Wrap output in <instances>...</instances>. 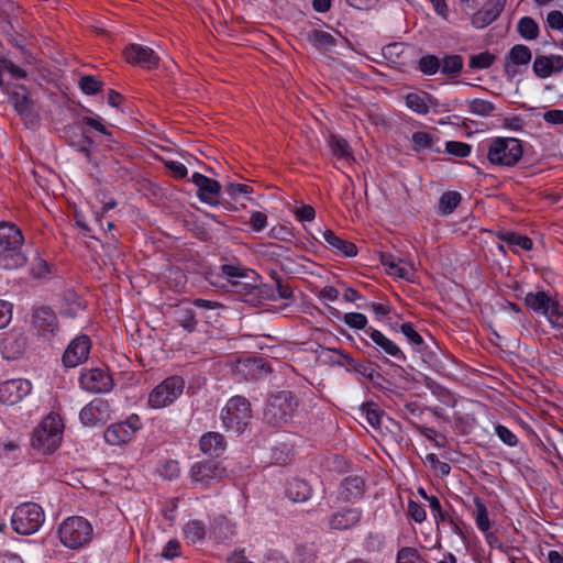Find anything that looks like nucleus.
I'll return each mask as SVG.
<instances>
[{
	"instance_id": "nucleus-1",
	"label": "nucleus",
	"mask_w": 563,
	"mask_h": 563,
	"mask_svg": "<svg viewBox=\"0 0 563 563\" xmlns=\"http://www.w3.org/2000/svg\"><path fill=\"white\" fill-rule=\"evenodd\" d=\"M63 422L58 416L48 415L34 429L31 445L43 454L53 453L60 444Z\"/></svg>"
},
{
	"instance_id": "nucleus-2",
	"label": "nucleus",
	"mask_w": 563,
	"mask_h": 563,
	"mask_svg": "<svg viewBox=\"0 0 563 563\" xmlns=\"http://www.w3.org/2000/svg\"><path fill=\"white\" fill-rule=\"evenodd\" d=\"M58 537L66 548L76 550L91 540L92 526L84 517H68L59 525Z\"/></svg>"
},
{
	"instance_id": "nucleus-3",
	"label": "nucleus",
	"mask_w": 563,
	"mask_h": 563,
	"mask_svg": "<svg viewBox=\"0 0 563 563\" xmlns=\"http://www.w3.org/2000/svg\"><path fill=\"white\" fill-rule=\"evenodd\" d=\"M297 406L298 401L294 394L282 390L268 398L264 410V420L271 426L287 423L292 418Z\"/></svg>"
},
{
	"instance_id": "nucleus-4",
	"label": "nucleus",
	"mask_w": 563,
	"mask_h": 563,
	"mask_svg": "<svg viewBox=\"0 0 563 563\" xmlns=\"http://www.w3.org/2000/svg\"><path fill=\"white\" fill-rule=\"evenodd\" d=\"M521 142L515 137H495L490 141L487 158L490 164L498 166H515L522 157Z\"/></svg>"
},
{
	"instance_id": "nucleus-5",
	"label": "nucleus",
	"mask_w": 563,
	"mask_h": 563,
	"mask_svg": "<svg viewBox=\"0 0 563 563\" xmlns=\"http://www.w3.org/2000/svg\"><path fill=\"white\" fill-rule=\"evenodd\" d=\"M45 519L42 507L35 503H24L15 508L11 517L12 529L23 536L35 533Z\"/></svg>"
},
{
	"instance_id": "nucleus-6",
	"label": "nucleus",
	"mask_w": 563,
	"mask_h": 563,
	"mask_svg": "<svg viewBox=\"0 0 563 563\" xmlns=\"http://www.w3.org/2000/svg\"><path fill=\"white\" fill-rule=\"evenodd\" d=\"M252 416L250 401L242 396L232 397L221 410V419L225 430L242 433Z\"/></svg>"
},
{
	"instance_id": "nucleus-7",
	"label": "nucleus",
	"mask_w": 563,
	"mask_h": 563,
	"mask_svg": "<svg viewBox=\"0 0 563 563\" xmlns=\"http://www.w3.org/2000/svg\"><path fill=\"white\" fill-rule=\"evenodd\" d=\"M185 380L174 375L165 378L155 386L148 395V406L154 409H162L172 405L184 393Z\"/></svg>"
},
{
	"instance_id": "nucleus-8",
	"label": "nucleus",
	"mask_w": 563,
	"mask_h": 563,
	"mask_svg": "<svg viewBox=\"0 0 563 563\" xmlns=\"http://www.w3.org/2000/svg\"><path fill=\"white\" fill-rule=\"evenodd\" d=\"M191 181L197 187V197L201 202L210 206H222L228 211L235 210V207L221 199V185L218 180L209 178L200 173H194Z\"/></svg>"
},
{
	"instance_id": "nucleus-9",
	"label": "nucleus",
	"mask_w": 563,
	"mask_h": 563,
	"mask_svg": "<svg viewBox=\"0 0 563 563\" xmlns=\"http://www.w3.org/2000/svg\"><path fill=\"white\" fill-rule=\"evenodd\" d=\"M141 427L142 422L139 416L132 415L125 421L109 426L104 431V440L111 445L126 444Z\"/></svg>"
},
{
	"instance_id": "nucleus-10",
	"label": "nucleus",
	"mask_w": 563,
	"mask_h": 563,
	"mask_svg": "<svg viewBox=\"0 0 563 563\" xmlns=\"http://www.w3.org/2000/svg\"><path fill=\"white\" fill-rule=\"evenodd\" d=\"M225 476V470L214 460H205L195 463L190 468V477L203 487L213 482H220Z\"/></svg>"
},
{
	"instance_id": "nucleus-11",
	"label": "nucleus",
	"mask_w": 563,
	"mask_h": 563,
	"mask_svg": "<svg viewBox=\"0 0 563 563\" xmlns=\"http://www.w3.org/2000/svg\"><path fill=\"white\" fill-rule=\"evenodd\" d=\"M79 382L85 390L93 394L109 393L114 385L111 375L98 367L82 372Z\"/></svg>"
},
{
	"instance_id": "nucleus-12",
	"label": "nucleus",
	"mask_w": 563,
	"mask_h": 563,
	"mask_svg": "<svg viewBox=\"0 0 563 563\" xmlns=\"http://www.w3.org/2000/svg\"><path fill=\"white\" fill-rule=\"evenodd\" d=\"M32 390V384L27 379H8L0 384V402L14 405L21 401Z\"/></svg>"
},
{
	"instance_id": "nucleus-13",
	"label": "nucleus",
	"mask_w": 563,
	"mask_h": 563,
	"mask_svg": "<svg viewBox=\"0 0 563 563\" xmlns=\"http://www.w3.org/2000/svg\"><path fill=\"white\" fill-rule=\"evenodd\" d=\"M91 349L90 338L86 334L75 338L67 346L63 355V363L66 367H76L84 363Z\"/></svg>"
},
{
	"instance_id": "nucleus-14",
	"label": "nucleus",
	"mask_w": 563,
	"mask_h": 563,
	"mask_svg": "<svg viewBox=\"0 0 563 563\" xmlns=\"http://www.w3.org/2000/svg\"><path fill=\"white\" fill-rule=\"evenodd\" d=\"M123 54L128 63L146 69L156 68L159 63L157 54L151 47L141 44H130Z\"/></svg>"
},
{
	"instance_id": "nucleus-15",
	"label": "nucleus",
	"mask_w": 563,
	"mask_h": 563,
	"mask_svg": "<svg viewBox=\"0 0 563 563\" xmlns=\"http://www.w3.org/2000/svg\"><path fill=\"white\" fill-rule=\"evenodd\" d=\"M363 511L358 507H343L328 517V526L333 530H347L357 526Z\"/></svg>"
},
{
	"instance_id": "nucleus-16",
	"label": "nucleus",
	"mask_w": 563,
	"mask_h": 563,
	"mask_svg": "<svg viewBox=\"0 0 563 563\" xmlns=\"http://www.w3.org/2000/svg\"><path fill=\"white\" fill-rule=\"evenodd\" d=\"M32 325L44 338L52 335L58 329V320L55 312L46 306L36 307L32 313Z\"/></svg>"
},
{
	"instance_id": "nucleus-17",
	"label": "nucleus",
	"mask_w": 563,
	"mask_h": 563,
	"mask_svg": "<svg viewBox=\"0 0 563 563\" xmlns=\"http://www.w3.org/2000/svg\"><path fill=\"white\" fill-rule=\"evenodd\" d=\"M27 346V336L21 331L5 334L1 342V354L5 360H18Z\"/></svg>"
},
{
	"instance_id": "nucleus-18",
	"label": "nucleus",
	"mask_w": 563,
	"mask_h": 563,
	"mask_svg": "<svg viewBox=\"0 0 563 563\" xmlns=\"http://www.w3.org/2000/svg\"><path fill=\"white\" fill-rule=\"evenodd\" d=\"M365 333L375 343L379 352H384L386 355L395 358L398 362H406L407 357L400 347L394 341L384 335L379 330L371 327L365 330Z\"/></svg>"
},
{
	"instance_id": "nucleus-19",
	"label": "nucleus",
	"mask_w": 563,
	"mask_h": 563,
	"mask_svg": "<svg viewBox=\"0 0 563 563\" xmlns=\"http://www.w3.org/2000/svg\"><path fill=\"white\" fill-rule=\"evenodd\" d=\"M531 58L532 53L527 45H514L505 57V73L508 77H514L517 74V69L514 67L527 66Z\"/></svg>"
},
{
	"instance_id": "nucleus-20",
	"label": "nucleus",
	"mask_w": 563,
	"mask_h": 563,
	"mask_svg": "<svg viewBox=\"0 0 563 563\" xmlns=\"http://www.w3.org/2000/svg\"><path fill=\"white\" fill-rule=\"evenodd\" d=\"M365 479L360 475L345 477L339 488V496L345 503L360 500L365 493Z\"/></svg>"
},
{
	"instance_id": "nucleus-21",
	"label": "nucleus",
	"mask_w": 563,
	"mask_h": 563,
	"mask_svg": "<svg viewBox=\"0 0 563 563\" xmlns=\"http://www.w3.org/2000/svg\"><path fill=\"white\" fill-rule=\"evenodd\" d=\"M342 357L341 364L345 366L347 372L357 373L368 379L373 385L380 387L382 382L385 380L384 376L376 372L373 367L366 366L363 363L354 360L347 353L340 351Z\"/></svg>"
},
{
	"instance_id": "nucleus-22",
	"label": "nucleus",
	"mask_w": 563,
	"mask_h": 563,
	"mask_svg": "<svg viewBox=\"0 0 563 563\" xmlns=\"http://www.w3.org/2000/svg\"><path fill=\"white\" fill-rule=\"evenodd\" d=\"M258 279H236L231 280L230 290L242 296L256 295L261 297L275 299L273 289L267 285H257Z\"/></svg>"
},
{
	"instance_id": "nucleus-23",
	"label": "nucleus",
	"mask_w": 563,
	"mask_h": 563,
	"mask_svg": "<svg viewBox=\"0 0 563 563\" xmlns=\"http://www.w3.org/2000/svg\"><path fill=\"white\" fill-rule=\"evenodd\" d=\"M108 401L101 398H96L80 410L79 418L84 424L93 426L104 420L108 415Z\"/></svg>"
},
{
	"instance_id": "nucleus-24",
	"label": "nucleus",
	"mask_w": 563,
	"mask_h": 563,
	"mask_svg": "<svg viewBox=\"0 0 563 563\" xmlns=\"http://www.w3.org/2000/svg\"><path fill=\"white\" fill-rule=\"evenodd\" d=\"M506 0H495L493 4L486 5L475 12L472 16V24L476 29H484L493 23L503 12Z\"/></svg>"
},
{
	"instance_id": "nucleus-25",
	"label": "nucleus",
	"mask_w": 563,
	"mask_h": 563,
	"mask_svg": "<svg viewBox=\"0 0 563 563\" xmlns=\"http://www.w3.org/2000/svg\"><path fill=\"white\" fill-rule=\"evenodd\" d=\"M26 254L22 246L0 247V268L5 271L18 269L26 264Z\"/></svg>"
},
{
	"instance_id": "nucleus-26",
	"label": "nucleus",
	"mask_w": 563,
	"mask_h": 563,
	"mask_svg": "<svg viewBox=\"0 0 563 563\" xmlns=\"http://www.w3.org/2000/svg\"><path fill=\"white\" fill-rule=\"evenodd\" d=\"M319 233L321 234L328 246L332 249L335 253L346 257H353L357 254V247L354 243L339 238L332 230H319Z\"/></svg>"
},
{
	"instance_id": "nucleus-27",
	"label": "nucleus",
	"mask_w": 563,
	"mask_h": 563,
	"mask_svg": "<svg viewBox=\"0 0 563 563\" xmlns=\"http://www.w3.org/2000/svg\"><path fill=\"white\" fill-rule=\"evenodd\" d=\"M22 231L12 222H0V247L23 246Z\"/></svg>"
},
{
	"instance_id": "nucleus-28",
	"label": "nucleus",
	"mask_w": 563,
	"mask_h": 563,
	"mask_svg": "<svg viewBox=\"0 0 563 563\" xmlns=\"http://www.w3.org/2000/svg\"><path fill=\"white\" fill-rule=\"evenodd\" d=\"M310 485L300 478H292L287 483L286 496L294 503H303L311 497Z\"/></svg>"
},
{
	"instance_id": "nucleus-29",
	"label": "nucleus",
	"mask_w": 563,
	"mask_h": 563,
	"mask_svg": "<svg viewBox=\"0 0 563 563\" xmlns=\"http://www.w3.org/2000/svg\"><path fill=\"white\" fill-rule=\"evenodd\" d=\"M9 101L21 117L29 119L31 123L37 122L38 118L32 111V101L26 93L12 92L9 97Z\"/></svg>"
},
{
	"instance_id": "nucleus-30",
	"label": "nucleus",
	"mask_w": 563,
	"mask_h": 563,
	"mask_svg": "<svg viewBox=\"0 0 563 563\" xmlns=\"http://www.w3.org/2000/svg\"><path fill=\"white\" fill-rule=\"evenodd\" d=\"M202 452L209 455H219L225 449L224 437L218 432H208L199 441Z\"/></svg>"
},
{
	"instance_id": "nucleus-31",
	"label": "nucleus",
	"mask_w": 563,
	"mask_h": 563,
	"mask_svg": "<svg viewBox=\"0 0 563 563\" xmlns=\"http://www.w3.org/2000/svg\"><path fill=\"white\" fill-rule=\"evenodd\" d=\"M525 303L531 310L541 312L547 316L552 307V303H554V300H552L547 292L538 291L528 292L525 298Z\"/></svg>"
},
{
	"instance_id": "nucleus-32",
	"label": "nucleus",
	"mask_w": 563,
	"mask_h": 563,
	"mask_svg": "<svg viewBox=\"0 0 563 563\" xmlns=\"http://www.w3.org/2000/svg\"><path fill=\"white\" fill-rule=\"evenodd\" d=\"M380 262L388 268V273L404 279H410L413 274L411 266H401V261L388 253H382Z\"/></svg>"
},
{
	"instance_id": "nucleus-33",
	"label": "nucleus",
	"mask_w": 563,
	"mask_h": 563,
	"mask_svg": "<svg viewBox=\"0 0 563 563\" xmlns=\"http://www.w3.org/2000/svg\"><path fill=\"white\" fill-rule=\"evenodd\" d=\"M307 41L319 51H329L336 45V38L332 34L317 29L307 33Z\"/></svg>"
},
{
	"instance_id": "nucleus-34",
	"label": "nucleus",
	"mask_w": 563,
	"mask_h": 563,
	"mask_svg": "<svg viewBox=\"0 0 563 563\" xmlns=\"http://www.w3.org/2000/svg\"><path fill=\"white\" fill-rule=\"evenodd\" d=\"M427 100L432 104L437 106V100L430 95H420L416 92H410L406 96V106L413 112L418 114H427L429 112V106Z\"/></svg>"
},
{
	"instance_id": "nucleus-35",
	"label": "nucleus",
	"mask_w": 563,
	"mask_h": 563,
	"mask_svg": "<svg viewBox=\"0 0 563 563\" xmlns=\"http://www.w3.org/2000/svg\"><path fill=\"white\" fill-rule=\"evenodd\" d=\"M222 275L227 277L228 283L236 279H258L260 276L252 269L244 268L241 265L224 264L221 266Z\"/></svg>"
},
{
	"instance_id": "nucleus-36",
	"label": "nucleus",
	"mask_w": 563,
	"mask_h": 563,
	"mask_svg": "<svg viewBox=\"0 0 563 563\" xmlns=\"http://www.w3.org/2000/svg\"><path fill=\"white\" fill-rule=\"evenodd\" d=\"M441 62L440 70L448 77H456L463 69V57L457 54L444 55Z\"/></svg>"
},
{
	"instance_id": "nucleus-37",
	"label": "nucleus",
	"mask_w": 563,
	"mask_h": 563,
	"mask_svg": "<svg viewBox=\"0 0 563 563\" xmlns=\"http://www.w3.org/2000/svg\"><path fill=\"white\" fill-rule=\"evenodd\" d=\"M462 196L457 191H445L441 195L438 202V214L449 216L461 203Z\"/></svg>"
},
{
	"instance_id": "nucleus-38",
	"label": "nucleus",
	"mask_w": 563,
	"mask_h": 563,
	"mask_svg": "<svg viewBox=\"0 0 563 563\" xmlns=\"http://www.w3.org/2000/svg\"><path fill=\"white\" fill-rule=\"evenodd\" d=\"M361 415L365 417L366 421L375 429H379L382 420L385 417L384 410L375 402H364L360 406Z\"/></svg>"
},
{
	"instance_id": "nucleus-39",
	"label": "nucleus",
	"mask_w": 563,
	"mask_h": 563,
	"mask_svg": "<svg viewBox=\"0 0 563 563\" xmlns=\"http://www.w3.org/2000/svg\"><path fill=\"white\" fill-rule=\"evenodd\" d=\"M517 31L520 36L527 41H533L539 36V25L530 16H522L517 24Z\"/></svg>"
},
{
	"instance_id": "nucleus-40",
	"label": "nucleus",
	"mask_w": 563,
	"mask_h": 563,
	"mask_svg": "<svg viewBox=\"0 0 563 563\" xmlns=\"http://www.w3.org/2000/svg\"><path fill=\"white\" fill-rule=\"evenodd\" d=\"M497 236L507 244L517 245L521 250L530 251L532 249V240L526 235H520L510 231H499Z\"/></svg>"
},
{
	"instance_id": "nucleus-41",
	"label": "nucleus",
	"mask_w": 563,
	"mask_h": 563,
	"mask_svg": "<svg viewBox=\"0 0 563 563\" xmlns=\"http://www.w3.org/2000/svg\"><path fill=\"white\" fill-rule=\"evenodd\" d=\"M329 146L333 156L341 159H349L352 157L351 147L346 140L338 135L329 137Z\"/></svg>"
},
{
	"instance_id": "nucleus-42",
	"label": "nucleus",
	"mask_w": 563,
	"mask_h": 563,
	"mask_svg": "<svg viewBox=\"0 0 563 563\" xmlns=\"http://www.w3.org/2000/svg\"><path fill=\"white\" fill-rule=\"evenodd\" d=\"M206 526L202 521L191 520L184 528V534L188 542L196 543L206 536Z\"/></svg>"
},
{
	"instance_id": "nucleus-43",
	"label": "nucleus",
	"mask_w": 563,
	"mask_h": 563,
	"mask_svg": "<svg viewBox=\"0 0 563 563\" xmlns=\"http://www.w3.org/2000/svg\"><path fill=\"white\" fill-rule=\"evenodd\" d=\"M70 145L74 146L78 152L82 153L89 164L97 166V162L93 159L92 153L90 151L91 146L93 145V141L84 131H81L77 141L70 142Z\"/></svg>"
},
{
	"instance_id": "nucleus-44",
	"label": "nucleus",
	"mask_w": 563,
	"mask_h": 563,
	"mask_svg": "<svg viewBox=\"0 0 563 563\" xmlns=\"http://www.w3.org/2000/svg\"><path fill=\"white\" fill-rule=\"evenodd\" d=\"M496 60V56L490 52H482L479 54L471 55L468 58V66L472 69H487Z\"/></svg>"
},
{
	"instance_id": "nucleus-45",
	"label": "nucleus",
	"mask_w": 563,
	"mask_h": 563,
	"mask_svg": "<svg viewBox=\"0 0 563 563\" xmlns=\"http://www.w3.org/2000/svg\"><path fill=\"white\" fill-rule=\"evenodd\" d=\"M440 59L432 54L422 56L418 62V69L427 76L437 74L440 70Z\"/></svg>"
},
{
	"instance_id": "nucleus-46",
	"label": "nucleus",
	"mask_w": 563,
	"mask_h": 563,
	"mask_svg": "<svg viewBox=\"0 0 563 563\" xmlns=\"http://www.w3.org/2000/svg\"><path fill=\"white\" fill-rule=\"evenodd\" d=\"M244 366L249 369L247 373L252 375L253 378H258L262 374H268L271 372V367L262 357L247 358L244 362Z\"/></svg>"
},
{
	"instance_id": "nucleus-47",
	"label": "nucleus",
	"mask_w": 563,
	"mask_h": 563,
	"mask_svg": "<svg viewBox=\"0 0 563 563\" xmlns=\"http://www.w3.org/2000/svg\"><path fill=\"white\" fill-rule=\"evenodd\" d=\"M467 104L470 112L479 117H488L496 110L493 102L484 99H473Z\"/></svg>"
},
{
	"instance_id": "nucleus-48",
	"label": "nucleus",
	"mask_w": 563,
	"mask_h": 563,
	"mask_svg": "<svg viewBox=\"0 0 563 563\" xmlns=\"http://www.w3.org/2000/svg\"><path fill=\"white\" fill-rule=\"evenodd\" d=\"M474 505L476 507L475 520H476L477 528L481 531L486 532L490 528V521L488 518L487 508L479 497L474 498Z\"/></svg>"
},
{
	"instance_id": "nucleus-49",
	"label": "nucleus",
	"mask_w": 563,
	"mask_h": 563,
	"mask_svg": "<svg viewBox=\"0 0 563 563\" xmlns=\"http://www.w3.org/2000/svg\"><path fill=\"white\" fill-rule=\"evenodd\" d=\"M177 321L186 331L192 332L196 329L197 320L194 309L183 307L177 311Z\"/></svg>"
},
{
	"instance_id": "nucleus-50",
	"label": "nucleus",
	"mask_w": 563,
	"mask_h": 563,
	"mask_svg": "<svg viewBox=\"0 0 563 563\" xmlns=\"http://www.w3.org/2000/svg\"><path fill=\"white\" fill-rule=\"evenodd\" d=\"M429 507L433 514L434 521L439 527L441 523L452 522V517L445 511L437 496H431L429 499Z\"/></svg>"
},
{
	"instance_id": "nucleus-51",
	"label": "nucleus",
	"mask_w": 563,
	"mask_h": 563,
	"mask_svg": "<svg viewBox=\"0 0 563 563\" xmlns=\"http://www.w3.org/2000/svg\"><path fill=\"white\" fill-rule=\"evenodd\" d=\"M400 332L407 338L409 343L413 345L415 351L420 352L424 345L422 336L415 330L413 325L405 322L400 325Z\"/></svg>"
},
{
	"instance_id": "nucleus-52",
	"label": "nucleus",
	"mask_w": 563,
	"mask_h": 563,
	"mask_svg": "<svg viewBox=\"0 0 563 563\" xmlns=\"http://www.w3.org/2000/svg\"><path fill=\"white\" fill-rule=\"evenodd\" d=\"M102 81L98 80L95 76L85 75L79 79V87L81 91L88 96L97 95L102 89Z\"/></svg>"
},
{
	"instance_id": "nucleus-53",
	"label": "nucleus",
	"mask_w": 563,
	"mask_h": 563,
	"mask_svg": "<svg viewBox=\"0 0 563 563\" xmlns=\"http://www.w3.org/2000/svg\"><path fill=\"white\" fill-rule=\"evenodd\" d=\"M534 75L539 78H548L553 74L550 60L547 55H537L532 65Z\"/></svg>"
},
{
	"instance_id": "nucleus-54",
	"label": "nucleus",
	"mask_w": 563,
	"mask_h": 563,
	"mask_svg": "<svg viewBox=\"0 0 563 563\" xmlns=\"http://www.w3.org/2000/svg\"><path fill=\"white\" fill-rule=\"evenodd\" d=\"M396 563H426V561L416 548L404 547L397 553Z\"/></svg>"
},
{
	"instance_id": "nucleus-55",
	"label": "nucleus",
	"mask_w": 563,
	"mask_h": 563,
	"mask_svg": "<svg viewBox=\"0 0 563 563\" xmlns=\"http://www.w3.org/2000/svg\"><path fill=\"white\" fill-rule=\"evenodd\" d=\"M411 141L416 151L433 147L434 139L430 133L417 131L412 134Z\"/></svg>"
},
{
	"instance_id": "nucleus-56",
	"label": "nucleus",
	"mask_w": 563,
	"mask_h": 563,
	"mask_svg": "<svg viewBox=\"0 0 563 563\" xmlns=\"http://www.w3.org/2000/svg\"><path fill=\"white\" fill-rule=\"evenodd\" d=\"M445 151L456 157H466L471 153V145L459 141H448Z\"/></svg>"
},
{
	"instance_id": "nucleus-57",
	"label": "nucleus",
	"mask_w": 563,
	"mask_h": 563,
	"mask_svg": "<svg viewBox=\"0 0 563 563\" xmlns=\"http://www.w3.org/2000/svg\"><path fill=\"white\" fill-rule=\"evenodd\" d=\"M343 321L346 325L353 329L366 330L367 318L360 312H347L343 316Z\"/></svg>"
},
{
	"instance_id": "nucleus-58",
	"label": "nucleus",
	"mask_w": 563,
	"mask_h": 563,
	"mask_svg": "<svg viewBox=\"0 0 563 563\" xmlns=\"http://www.w3.org/2000/svg\"><path fill=\"white\" fill-rule=\"evenodd\" d=\"M272 279L275 282L276 291L282 299H289L292 297V288L288 283H284L283 278L276 273L272 272Z\"/></svg>"
},
{
	"instance_id": "nucleus-59",
	"label": "nucleus",
	"mask_w": 563,
	"mask_h": 563,
	"mask_svg": "<svg viewBox=\"0 0 563 563\" xmlns=\"http://www.w3.org/2000/svg\"><path fill=\"white\" fill-rule=\"evenodd\" d=\"M3 70H7L14 79H22L26 76V71L24 69L15 66L11 60L7 59L0 60V79H3Z\"/></svg>"
},
{
	"instance_id": "nucleus-60",
	"label": "nucleus",
	"mask_w": 563,
	"mask_h": 563,
	"mask_svg": "<svg viewBox=\"0 0 563 563\" xmlns=\"http://www.w3.org/2000/svg\"><path fill=\"white\" fill-rule=\"evenodd\" d=\"M496 435L499 440L508 446H516L518 444L517 435L503 424H497L495 428Z\"/></svg>"
},
{
	"instance_id": "nucleus-61",
	"label": "nucleus",
	"mask_w": 563,
	"mask_h": 563,
	"mask_svg": "<svg viewBox=\"0 0 563 563\" xmlns=\"http://www.w3.org/2000/svg\"><path fill=\"white\" fill-rule=\"evenodd\" d=\"M224 191L232 198L235 199L240 195H250L253 192V188L244 184L229 183L224 187Z\"/></svg>"
},
{
	"instance_id": "nucleus-62",
	"label": "nucleus",
	"mask_w": 563,
	"mask_h": 563,
	"mask_svg": "<svg viewBox=\"0 0 563 563\" xmlns=\"http://www.w3.org/2000/svg\"><path fill=\"white\" fill-rule=\"evenodd\" d=\"M547 318L554 327L563 329V306L554 301Z\"/></svg>"
},
{
	"instance_id": "nucleus-63",
	"label": "nucleus",
	"mask_w": 563,
	"mask_h": 563,
	"mask_svg": "<svg viewBox=\"0 0 563 563\" xmlns=\"http://www.w3.org/2000/svg\"><path fill=\"white\" fill-rule=\"evenodd\" d=\"M408 515L418 523H421L427 519L424 508L415 500H409L408 503Z\"/></svg>"
},
{
	"instance_id": "nucleus-64",
	"label": "nucleus",
	"mask_w": 563,
	"mask_h": 563,
	"mask_svg": "<svg viewBox=\"0 0 563 563\" xmlns=\"http://www.w3.org/2000/svg\"><path fill=\"white\" fill-rule=\"evenodd\" d=\"M549 29L561 31L563 29V13L560 10H552L547 15Z\"/></svg>"
}]
</instances>
